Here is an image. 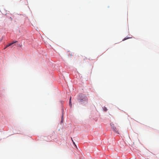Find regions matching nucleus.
<instances>
[{
	"label": "nucleus",
	"instance_id": "20e7f679",
	"mask_svg": "<svg viewBox=\"0 0 159 159\" xmlns=\"http://www.w3.org/2000/svg\"><path fill=\"white\" fill-rule=\"evenodd\" d=\"M11 44H8L7 45L6 47L4 48V49H6V48H7L8 47L11 46Z\"/></svg>",
	"mask_w": 159,
	"mask_h": 159
},
{
	"label": "nucleus",
	"instance_id": "423d86ee",
	"mask_svg": "<svg viewBox=\"0 0 159 159\" xmlns=\"http://www.w3.org/2000/svg\"><path fill=\"white\" fill-rule=\"evenodd\" d=\"M128 38H124V39L123 40V41H124L125 40L127 39Z\"/></svg>",
	"mask_w": 159,
	"mask_h": 159
},
{
	"label": "nucleus",
	"instance_id": "1a4fd4ad",
	"mask_svg": "<svg viewBox=\"0 0 159 159\" xmlns=\"http://www.w3.org/2000/svg\"><path fill=\"white\" fill-rule=\"evenodd\" d=\"M71 140H72V141L73 142H74V141H73V139H72V138H71Z\"/></svg>",
	"mask_w": 159,
	"mask_h": 159
},
{
	"label": "nucleus",
	"instance_id": "39448f33",
	"mask_svg": "<svg viewBox=\"0 0 159 159\" xmlns=\"http://www.w3.org/2000/svg\"><path fill=\"white\" fill-rule=\"evenodd\" d=\"M17 42V41H13L12 43H10V44H11V45H12L13 44L16 43Z\"/></svg>",
	"mask_w": 159,
	"mask_h": 159
},
{
	"label": "nucleus",
	"instance_id": "f257e3e1",
	"mask_svg": "<svg viewBox=\"0 0 159 159\" xmlns=\"http://www.w3.org/2000/svg\"><path fill=\"white\" fill-rule=\"evenodd\" d=\"M80 98L78 100L80 103L85 105L87 103L88 98L85 95L81 94L80 95Z\"/></svg>",
	"mask_w": 159,
	"mask_h": 159
},
{
	"label": "nucleus",
	"instance_id": "6e6552de",
	"mask_svg": "<svg viewBox=\"0 0 159 159\" xmlns=\"http://www.w3.org/2000/svg\"><path fill=\"white\" fill-rule=\"evenodd\" d=\"M73 144H74L75 146H76V145L75 144V142H73Z\"/></svg>",
	"mask_w": 159,
	"mask_h": 159
},
{
	"label": "nucleus",
	"instance_id": "f03ea898",
	"mask_svg": "<svg viewBox=\"0 0 159 159\" xmlns=\"http://www.w3.org/2000/svg\"><path fill=\"white\" fill-rule=\"evenodd\" d=\"M111 125L113 131L117 134H119L118 131L116 128L114 126V125L111 123Z\"/></svg>",
	"mask_w": 159,
	"mask_h": 159
},
{
	"label": "nucleus",
	"instance_id": "0eeeda50",
	"mask_svg": "<svg viewBox=\"0 0 159 159\" xmlns=\"http://www.w3.org/2000/svg\"><path fill=\"white\" fill-rule=\"evenodd\" d=\"M104 110H105V111H107V108H106V107H105V108L104 109Z\"/></svg>",
	"mask_w": 159,
	"mask_h": 159
},
{
	"label": "nucleus",
	"instance_id": "7ed1b4c3",
	"mask_svg": "<svg viewBox=\"0 0 159 159\" xmlns=\"http://www.w3.org/2000/svg\"><path fill=\"white\" fill-rule=\"evenodd\" d=\"M71 97H70V101H69V105L70 106V107H72V104L71 103Z\"/></svg>",
	"mask_w": 159,
	"mask_h": 159
}]
</instances>
